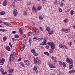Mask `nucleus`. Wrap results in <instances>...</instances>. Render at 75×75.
Listing matches in <instances>:
<instances>
[{
	"mask_svg": "<svg viewBox=\"0 0 75 75\" xmlns=\"http://www.w3.org/2000/svg\"><path fill=\"white\" fill-rule=\"evenodd\" d=\"M41 8H42V6H39L37 8V10L38 11H40L41 9Z\"/></svg>",
	"mask_w": 75,
	"mask_h": 75,
	"instance_id": "nucleus-24",
	"label": "nucleus"
},
{
	"mask_svg": "<svg viewBox=\"0 0 75 75\" xmlns=\"http://www.w3.org/2000/svg\"><path fill=\"white\" fill-rule=\"evenodd\" d=\"M52 34H53V31H50L48 32V35H51Z\"/></svg>",
	"mask_w": 75,
	"mask_h": 75,
	"instance_id": "nucleus-11",
	"label": "nucleus"
},
{
	"mask_svg": "<svg viewBox=\"0 0 75 75\" xmlns=\"http://www.w3.org/2000/svg\"><path fill=\"white\" fill-rule=\"evenodd\" d=\"M33 70L34 71H35V72H36L37 73L38 72V70H37V67L34 66V67L33 68Z\"/></svg>",
	"mask_w": 75,
	"mask_h": 75,
	"instance_id": "nucleus-14",
	"label": "nucleus"
},
{
	"mask_svg": "<svg viewBox=\"0 0 75 75\" xmlns=\"http://www.w3.org/2000/svg\"><path fill=\"white\" fill-rule=\"evenodd\" d=\"M21 57H20L19 58V59L18 60V62H19V61H21Z\"/></svg>",
	"mask_w": 75,
	"mask_h": 75,
	"instance_id": "nucleus-50",
	"label": "nucleus"
},
{
	"mask_svg": "<svg viewBox=\"0 0 75 75\" xmlns=\"http://www.w3.org/2000/svg\"><path fill=\"white\" fill-rule=\"evenodd\" d=\"M28 60H25L24 61V62H25V65L26 64V63H27V62H28Z\"/></svg>",
	"mask_w": 75,
	"mask_h": 75,
	"instance_id": "nucleus-41",
	"label": "nucleus"
},
{
	"mask_svg": "<svg viewBox=\"0 0 75 75\" xmlns=\"http://www.w3.org/2000/svg\"><path fill=\"white\" fill-rule=\"evenodd\" d=\"M32 41V40H31V39L30 38H29V42L30 44V45H31Z\"/></svg>",
	"mask_w": 75,
	"mask_h": 75,
	"instance_id": "nucleus-25",
	"label": "nucleus"
},
{
	"mask_svg": "<svg viewBox=\"0 0 75 75\" xmlns=\"http://www.w3.org/2000/svg\"><path fill=\"white\" fill-rule=\"evenodd\" d=\"M39 18L40 20H43V17L42 16H39Z\"/></svg>",
	"mask_w": 75,
	"mask_h": 75,
	"instance_id": "nucleus-29",
	"label": "nucleus"
},
{
	"mask_svg": "<svg viewBox=\"0 0 75 75\" xmlns=\"http://www.w3.org/2000/svg\"><path fill=\"white\" fill-rule=\"evenodd\" d=\"M47 44L50 47H51L52 49L50 50V53H52L54 52V50H53L55 49V44L52 42H48Z\"/></svg>",
	"mask_w": 75,
	"mask_h": 75,
	"instance_id": "nucleus-1",
	"label": "nucleus"
},
{
	"mask_svg": "<svg viewBox=\"0 0 75 75\" xmlns=\"http://www.w3.org/2000/svg\"><path fill=\"white\" fill-rule=\"evenodd\" d=\"M64 21L65 23H67V18H66Z\"/></svg>",
	"mask_w": 75,
	"mask_h": 75,
	"instance_id": "nucleus-47",
	"label": "nucleus"
},
{
	"mask_svg": "<svg viewBox=\"0 0 75 75\" xmlns=\"http://www.w3.org/2000/svg\"><path fill=\"white\" fill-rule=\"evenodd\" d=\"M3 75H6L7 74V72L6 71L2 73Z\"/></svg>",
	"mask_w": 75,
	"mask_h": 75,
	"instance_id": "nucleus-44",
	"label": "nucleus"
},
{
	"mask_svg": "<svg viewBox=\"0 0 75 75\" xmlns=\"http://www.w3.org/2000/svg\"><path fill=\"white\" fill-rule=\"evenodd\" d=\"M40 28L41 31H43V29H42V27H40Z\"/></svg>",
	"mask_w": 75,
	"mask_h": 75,
	"instance_id": "nucleus-53",
	"label": "nucleus"
},
{
	"mask_svg": "<svg viewBox=\"0 0 75 75\" xmlns=\"http://www.w3.org/2000/svg\"><path fill=\"white\" fill-rule=\"evenodd\" d=\"M7 31V30L6 29H4L3 32H6V31Z\"/></svg>",
	"mask_w": 75,
	"mask_h": 75,
	"instance_id": "nucleus-55",
	"label": "nucleus"
},
{
	"mask_svg": "<svg viewBox=\"0 0 75 75\" xmlns=\"http://www.w3.org/2000/svg\"><path fill=\"white\" fill-rule=\"evenodd\" d=\"M66 30L67 31V32H66V33H69L70 32V29H66Z\"/></svg>",
	"mask_w": 75,
	"mask_h": 75,
	"instance_id": "nucleus-26",
	"label": "nucleus"
},
{
	"mask_svg": "<svg viewBox=\"0 0 75 75\" xmlns=\"http://www.w3.org/2000/svg\"><path fill=\"white\" fill-rule=\"evenodd\" d=\"M6 49L7 51H10V47L8 46H7L6 47Z\"/></svg>",
	"mask_w": 75,
	"mask_h": 75,
	"instance_id": "nucleus-12",
	"label": "nucleus"
},
{
	"mask_svg": "<svg viewBox=\"0 0 75 75\" xmlns=\"http://www.w3.org/2000/svg\"><path fill=\"white\" fill-rule=\"evenodd\" d=\"M3 30L4 29H0V31H2V32H3Z\"/></svg>",
	"mask_w": 75,
	"mask_h": 75,
	"instance_id": "nucleus-62",
	"label": "nucleus"
},
{
	"mask_svg": "<svg viewBox=\"0 0 75 75\" xmlns=\"http://www.w3.org/2000/svg\"><path fill=\"white\" fill-rule=\"evenodd\" d=\"M16 54L15 52H13V53L11 54L9 57V60H10V62L12 61H14L15 59V55Z\"/></svg>",
	"mask_w": 75,
	"mask_h": 75,
	"instance_id": "nucleus-2",
	"label": "nucleus"
},
{
	"mask_svg": "<svg viewBox=\"0 0 75 75\" xmlns=\"http://www.w3.org/2000/svg\"><path fill=\"white\" fill-rule=\"evenodd\" d=\"M45 47H46V48H47V49H48V48H49V46L47 45H46V46Z\"/></svg>",
	"mask_w": 75,
	"mask_h": 75,
	"instance_id": "nucleus-56",
	"label": "nucleus"
},
{
	"mask_svg": "<svg viewBox=\"0 0 75 75\" xmlns=\"http://www.w3.org/2000/svg\"><path fill=\"white\" fill-rule=\"evenodd\" d=\"M33 64H37L39 65H40V64H41V61H40V59H39L36 61L34 62Z\"/></svg>",
	"mask_w": 75,
	"mask_h": 75,
	"instance_id": "nucleus-4",
	"label": "nucleus"
},
{
	"mask_svg": "<svg viewBox=\"0 0 75 75\" xmlns=\"http://www.w3.org/2000/svg\"><path fill=\"white\" fill-rule=\"evenodd\" d=\"M45 0H42V3H43V4H44V3H45Z\"/></svg>",
	"mask_w": 75,
	"mask_h": 75,
	"instance_id": "nucleus-45",
	"label": "nucleus"
},
{
	"mask_svg": "<svg viewBox=\"0 0 75 75\" xmlns=\"http://www.w3.org/2000/svg\"><path fill=\"white\" fill-rule=\"evenodd\" d=\"M33 41H39V40H40V39L38 38H36V37H34L33 38Z\"/></svg>",
	"mask_w": 75,
	"mask_h": 75,
	"instance_id": "nucleus-8",
	"label": "nucleus"
},
{
	"mask_svg": "<svg viewBox=\"0 0 75 75\" xmlns=\"http://www.w3.org/2000/svg\"><path fill=\"white\" fill-rule=\"evenodd\" d=\"M20 64H21V67H23H23H24V63H23V62H21L20 63Z\"/></svg>",
	"mask_w": 75,
	"mask_h": 75,
	"instance_id": "nucleus-20",
	"label": "nucleus"
},
{
	"mask_svg": "<svg viewBox=\"0 0 75 75\" xmlns=\"http://www.w3.org/2000/svg\"><path fill=\"white\" fill-rule=\"evenodd\" d=\"M32 10L34 11H35V12H36V11H37V8L35 7H33L32 8Z\"/></svg>",
	"mask_w": 75,
	"mask_h": 75,
	"instance_id": "nucleus-17",
	"label": "nucleus"
},
{
	"mask_svg": "<svg viewBox=\"0 0 75 75\" xmlns=\"http://www.w3.org/2000/svg\"><path fill=\"white\" fill-rule=\"evenodd\" d=\"M19 32H20V34L21 35H22V33H23V31H22V29H21V28H20L19 29Z\"/></svg>",
	"mask_w": 75,
	"mask_h": 75,
	"instance_id": "nucleus-27",
	"label": "nucleus"
},
{
	"mask_svg": "<svg viewBox=\"0 0 75 75\" xmlns=\"http://www.w3.org/2000/svg\"><path fill=\"white\" fill-rule=\"evenodd\" d=\"M32 33L31 32H29L28 33V35L29 36H30V35H32Z\"/></svg>",
	"mask_w": 75,
	"mask_h": 75,
	"instance_id": "nucleus-40",
	"label": "nucleus"
},
{
	"mask_svg": "<svg viewBox=\"0 0 75 75\" xmlns=\"http://www.w3.org/2000/svg\"><path fill=\"white\" fill-rule=\"evenodd\" d=\"M58 62H59V64L60 65H63V64H62V62H61L60 61H59Z\"/></svg>",
	"mask_w": 75,
	"mask_h": 75,
	"instance_id": "nucleus-39",
	"label": "nucleus"
},
{
	"mask_svg": "<svg viewBox=\"0 0 75 75\" xmlns=\"http://www.w3.org/2000/svg\"><path fill=\"white\" fill-rule=\"evenodd\" d=\"M9 45H10V46H11V48H13V46H12V45H11V42L9 43Z\"/></svg>",
	"mask_w": 75,
	"mask_h": 75,
	"instance_id": "nucleus-43",
	"label": "nucleus"
},
{
	"mask_svg": "<svg viewBox=\"0 0 75 75\" xmlns=\"http://www.w3.org/2000/svg\"><path fill=\"white\" fill-rule=\"evenodd\" d=\"M39 39L40 40H39V41H41V40H43V38H39Z\"/></svg>",
	"mask_w": 75,
	"mask_h": 75,
	"instance_id": "nucleus-58",
	"label": "nucleus"
},
{
	"mask_svg": "<svg viewBox=\"0 0 75 75\" xmlns=\"http://www.w3.org/2000/svg\"><path fill=\"white\" fill-rule=\"evenodd\" d=\"M25 65H28H28H30V61H28V62L26 63Z\"/></svg>",
	"mask_w": 75,
	"mask_h": 75,
	"instance_id": "nucleus-28",
	"label": "nucleus"
},
{
	"mask_svg": "<svg viewBox=\"0 0 75 75\" xmlns=\"http://www.w3.org/2000/svg\"><path fill=\"white\" fill-rule=\"evenodd\" d=\"M46 30H47V31H50V27H47L46 28Z\"/></svg>",
	"mask_w": 75,
	"mask_h": 75,
	"instance_id": "nucleus-32",
	"label": "nucleus"
},
{
	"mask_svg": "<svg viewBox=\"0 0 75 75\" xmlns=\"http://www.w3.org/2000/svg\"><path fill=\"white\" fill-rule=\"evenodd\" d=\"M49 67H50L51 68H55V67L54 66H53V65L52 64H49Z\"/></svg>",
	"mask_w": 75,
	"mask_h": 75,
	"instance_id": "nucleus-9",
	"label": "nucleus"
},
{
	"mask_svg": "<svg viewBox=\"0 0 75 75\" xmlns=\"http://www.w3.org/2000/svg\"><path fill=\"white\" fill-rule=\"evenodd\" d=\"M7 1H4L3 2V5L4 6H6V5H7Z\"/></svg>",
	"mask_w": 75,
	"mask_h": 75,
	"instance_id": "nucleus-16",
	"label": "nucleus"
},
{
	"mask_svg": "<svg viewBox=\"0 0 75 75\" xmlns=\"http://www.w3.org/2000/svg\"><path fill=\"white\" fill-rule=\"evenodd\" d=\"M53 61L54 62H57V60H55V59H54Z\"/></svg>",
	"mask_w": 75,
	"mask_h": 75,
	"instance_id": "nucleus-52",
	"label": "nucleus"
},
{
	"mask_svg": "<svg viewBox=\"0 0 75 75\" xmlns=\"http://www.w3.org/2000/svg\"><path fill=\"white\" fill-rule=\"evenodd\" d=\"M7 40V37L6 36H5L3 38L4 41H6Z\"/></svg>",
	"mask_w": 75,
	"mask_h": 75,
	"instance_id": "nucleus-42",
	"label": "nucleus"
},
{
	"mask_svg": "<svg viewBox=\"0 0 75 75\" xmlns=\"http://www.w3.org/2000/svg\"><path fill=\"white\" fill-rule=\"evenodd\" d=\"M64 6V3H62L60 5V6L61 7H62Z\"/></svg>",
	"mask_w": 75,
	"mask_h": 75,
	"instance_id": "nucleus-46",
	"label": "nucleus"
},
{
	"mask_svg": "<svg viewBox=\"0 0 75 75\" xmlns=\"http://www.w3.org/2000/svg\"><path fill=\"white\" fill-rule=\"evenodd\" d=\"M59 11H60V12H62V9H61V8H59Z\"/></svg>",
	"mask_w": 75,
	"mask_h": 75,
	"instance_id": "nucleus-59",
	"label": "nucleus"
},
{
	"mask_svg": "<svg viewBox=\"0 0 75 75\" xmlns=\"http://www.w3.org/2000/svg\"><path fill=\"white\" fill-rule=\"evenodd\" d=\"M33 58L34 59V62H35V61H37V60L39 59H38V57H33Z\"/></svg>",
	"mask_w": 75,
	"mask_h": 75,
	"instance_id": "nucleus-13",
	"label": "nucleus"
},
{
	"mask_svg": "<svg viewBox=\"0 0 75 75\" xmlns=\"http://www.w3.org/2000/svg\"><path fill=\"white\" fill-rule=\"evenodd\" d=\"M66 30V29L65 28H63L61 29V31H62V32H65Z\"/></svg>",
	"mask_w": 75,
	"mask_h": 75,
	"instance_id": "nucleus-38",
	"label": "nucleus"
},
{
	"mask_svg": "<svg viewBox=\"0 0 75 75\" xmlns=\"http://www.w3.org/2000/svg\"><path fill=\"white\" fill-rule=\"evenodd\" d=\"M66 61L67 63H69L70 64H72V63H73L74 62L72 60H70L69 58H67L66 59Z\"/></svg>",
	"mask_w": 75,
	"mask_h": 75,
	"instance_id": "nucleus-3",
	"label": "nucleus"
},
{
	"mask_svg": "<svg viewBox=\"0 0 75 75\" xmlns=\"http://www.w3.org/2000/svg\"><path fill=\"white\" fill-rule=\"evenodd\" d=\"M62 65H63V67L64 68H65L66 67V64H65V63L63 62Z\"/></svg>",
	"mask_w": 75,
	"mask_h": 75,
	"instance_id": "nucleus-34",
	"label": "nucleus"
},
{
	"mask_svg": "<svg viewBox=\"0 0 75 75\" xmlns=\"http://www.w3.org/2000/svg\"><path fill=\"white\" fill-rule=\"evenodd\" d=\"M16 40L14 38H12V40L13 42H14L16 41Z\"/></svg>",
	"mask_w": 75,
	"mask_h": 75,
	"instance_id": "nucleus-54",
	"label": "nucleus"
},
{
	"mask_svg": "<svg viewBox=\"0 0 75 75\" xmlns=\"http://www.w3.org/2000/svg\"><path fill=\"white\" fill-rule=\"evenodd\" d=\"M24 14L25 16H26V15L27 14V11H24Z\"/></svg>",
	"mask_w": 75,
	"mask_h": 75,
	"instance_id": "nucleus-33",
	"label": "nucleus"
},
{
	"mask_svg": "<svg viewBox=\"0 0 75 75\" xmlns=\"http://www.w3.org/2000/svg\"><path fill=\"white\" fill-rule=\"evenodd\" d=\"M3 23L4 24H6V25H10V23H7L6 22H3Z\"/></svg>",
	"mask_w": 75,
	"mask_h": 75,
	"instance_id": "nucleus-22",
	"label": "nucleus"
},
{
	"mask_svg": "<svg viewBox=\"0 0 75 75\" xmlns=\"http://www.w3.org/2000/svg\"><path fill=\"white\" fill-rule=\"evenodd\" d=\"M31 52L33 54H34V53H35V50L34 49H33L31 50Z\"/></svg>",
	"mask_w": 75,
	"mask_h": 75,
	"instance_id": "nucleus-23",
	"label": "nucleus"
},
{
	"mask_svg": "<svg viewBox=\"0 0 75 75\" xmlns=\"http://www.w3.org/2000/svg\"><path fill=\"white\" fill-rule=\"evenodd\" d=\"M70 14L71 16H72L74 14V11L71 10L70 11Z\"/></svg>",
	"mask_w": 75,
	"mask_h": 75,
	"instance_id": "nucleus-31",
	"label": "nucleus"
},
{
	"mask_svg": "<svg viewBox=\"0 0 75 75\" xmlns=\"http://www.w3.org/2000/svg\"><path fill=\"white\" fill-rule=\"evenodd\" d=\"M5 61V60L4 59L2 58L0 59V64H2L1 65H3L4 64V62Z\"/></svg>",
	"mask_w": 75,
	"mask_h": 75,
	"instance_id": "nucleus-7",
	"label": "nucleus"
},
{
	"mask_svg": "<svg viewBox=\"0 0 75 75\" xmlns=\"http://www.w3.org/2000/svg\"><path fill=\"white\" fill-rule=\"evenodd\" d=\"M71 65H70L69 64V69H71V68H72V67H73V66H74V65H73V63H72V64H71Z\"/></svg>",
	"mask_w": 75,
	"mask_h": 75,
	"instance_id": "nucleus-18",
	"label": "nucleus"
},
{
	"mask_svg": "<svg viewBox=\"0 0 75 75\" xmlns=\"http://www.w3.org/2000/svg\"><path fill=\"white\" fill-rule=\"evenodd\" d=\"M38 54L37 53H35L34 54V55H35V56H38Z\"/></svg>",
	"mask_w": 75,
	"mask_h": 75,
	"instance_id": "nucleus-51",
	"label": "nucleus"
},
{
	"mask_svg": "<svg viewBox=\"0 0 75 75\" xmlns=\"http://www.w3.org/2000/svg\"><path fill=\"white\" fill-rule=\"evenodd\" d=\"M0 71L2 74L4 72V70L3 68H1L0 69Z\"/></svg>",
	"mask_w": 75,
	"mask_h": 75,
	"instance_id": "nucleus-37",
	"label": "nucleus"
},
{
	"mask_svg": "<svg viewBox=\"0 0 75 75\" xmlns=\"http://www.w3.org/2000/svg\"><path fill=\"white\" fill-rule=\"evenodd\" d=\"M21 47H22V48H25V45H24V44H22V45Z\"/></svg>",
	"mask_w": 75,
	"mask_h": 75,
	"instance_id": "nucleus-49",
	"label": "nucleus"
},
{
	"mask_svg": "<svg viewBox=\"0 0 75 75\" xmlns=\"http://www.w3.org/2000/svg\"><path fill=\"white\" fill-rule=\"evenodd\" d=\"M63 48H64V49H67L68 47L65 45H64Z\"/></svg>",
	"mask_w": 75,
	"mask_h": 75,
	"instance_id": "nucleus-36",
	"label": "nucleus"
},
{
	"mask_svg": "<svg viewBox=\"0 0 75 75\" xmlns=\"http://www.w3.org/2000/svg\"><path fill=\"white\" fill-rule=\"evenodd\" d=\"M59 47L60 48H63V47H64V45H62L61 44H60L59 45Z\"/></svg>",
	"mask_w": 75,
	"mask_h": 75,
	"instance_id": "nucleus-30",
	"label": "nucleus"
},
{
	"mask_svg": "<svg viewBox=\"0 0 75 75\" xmlns=\"http://www.w3.org/2000/svg\"><path fill=\"white\" fill-rule=\"evenodd\" d=\"M47 44V42L45 41H44L40 43V45H45Z\"/></svg>",
	"mask_w": 75,
	"mask_h": 75,
	"instance_id": "nucleus-10",
	"label": "nucleus"
},
{
	"mask_svg": "<svg viewBox=\"0 0 75 75\" xmlns=\"http://www.w3.org/2000/svg\"><path fill=\"white\" fill-rule=\"evenodd\" d=\"M55 2L56 3H57V4H59V3H60L59 1H56Z\"/></svg>",
	"mask_w": 75,
	"mask_h": 75,
	"instance_id": "nucleus-57",
	"label": "nucleus"
},
{
	"mask_svg": "<svg viewBox=\"0 0 75 75\" xmlns=\"http://www.w3.org/2000/svg\"><path fill=\"white\" fill-rule=\"evenodd\" d=\"M71 71L72 72V73H74V72H75V70L73 69V70H71Z\"/></svg>",
	"mask_w": 75,
	"mask_h": 75,
	"instance_id": "nucleus-61",
	"label": "nucleus"
},
{
	"mask_svg": "<svg viewBox=\"0 0 75 75\" xmlns=\"http://www.w3.org/2000/svg\"><path fill=\"white\" fill-rule=\"evenodd\" d=\"M23 50H24V48L21 47V51H23Z\"/></svg>",
	"mask_w": 75,
	"mask_h": 75,
	"instance_id": "nucleus-60",
	"label": "nucleus"
},
{
	"mask_svg": "<svg viewBox=\"0 0 75 75\" xmlns=\"http://www.w3.org/2000/svg\"><path fill=\"white\" fill-rule=\"evenodd\" d=\"M15 5V3L14 2L12 3L11 4V6H14Z\"/></svg>",
	"mask_w": 75,
	"mask_h": 75,
	"instance_id": "nucleus-48",
	"label": "nucleus"
},
{
	"mask_svg": "<svg viewBox=\"0 0 75 75\" xmlns=\"http://www.w3.org/2000/svg\"><path fill=\"white\" fill-rule=\"evenodd\" d=\"M0 14H1V15H4V14H5L4 12L1 11L0 12Z\"/></svg>",
	"mask_w": 75,
	"mask_h": 75,
	"instance_id": "nucleus-35",
	"label": "nucleus"
},
{
	"mask_svg": "<svg viewBox=\"0 0 75 75\" xmlns=\"http://www.w3.org/2000/svg\"><path fill=\"white\" fill-rule=\"evenodd\" d=\"M14 37L15 38H19V35L17 34L14 35Z\"/></svg>",
	"mask_w": 75,
	"mask_h": 75,
	"instance_id": "nucleus-21",
	"label": "nucleus"
},
{
	"mask_svg": "<svg viewBox=\"0 0 75 75\" xmlns=\"http://www.w3.org/2000/svg\"><path fill=\"white\" fill-rule=\"evenodd\" d=\"M16 33V31H13L12 32L13 34H15V33Z\"/></svg>",
	"mask_w": 75,
	"mask_h": 75,
	"instance_id": "nucleus-63",
	"label": "nucleus"
},
{
	"mask_svg": "<svg viewBox=\"0 0 75 75\" xmlns=\"http://www.w3.org/2000/svg\"><path fill=\"white\" fill-rule=\"evenodd\" d=\"M33 29L37 33H40V30L37 28L36 27H34L33 28Z\"/></svg>",
	"mask_w": 75,
	"mask_h": 75,
	"instance_id": "nucleus-5",
	"label": "nucleus"
},
{
	"mask_svg": "<svg viewBox=\"0 0 75 75\" xmlns=\"http://www.w3.org/2000/svg\"><path fill=\"white\" fill-rule=\"evenodd\" d=\"M40 49L42 50H43V49H44V47L43 46H41L40 47Z\"/></svg>",
	"mask_w": 75,
	"mask_h": 75,
	"instance_id": "nucleus-64",
	"label": "nucleus"
},
{
	"mask_svg": "<svg viewBox=\"0 0 75 75\" xmlns=\"http://www.w3.org/2000/svg\"><path fill=\"white\" fill-rule=\"evenodd\" d=\"M13 14L15 16H17V14H18V12H17V10L16 9H15L13 10Z\"/></svg>",
	"mask_w": 75,
	"mask_h": 75,
	"instance_id": "nucleus-6",
	"label": "nucleus"
},
{
	"mask_svg": "<svg viewBox=\"0 0 75 75\" xmlns=\"http://www.w3.org/2000/svg\"><path fill=\"white\" fill-rule=\"evenodd\" d=\"M44 54H45V55H48V56H50V54H49V53H48V52H44Z\"/></svg>",
	"mask_w": 75,
	"mask_h": 75,
	"instance_id": "nucleus-19",
	"label": "nucleus"
},
{
	"mask_svg": "<svg viewBox=\"0 0 75 75\" xmlns=\"http://www.w3.org/2000/svg\"><path fill=\"white\" fill-rule=\"evenodd\" d=\"M13 71H14V70H13V69H9L8 70L10 74H11V73H13Z\"/></svg>",
	"mask_w": 75,
	"mask_h": 75,
	"instance_id": "nucleus-15",
	"label": "nucleus"
}]
</instances>
